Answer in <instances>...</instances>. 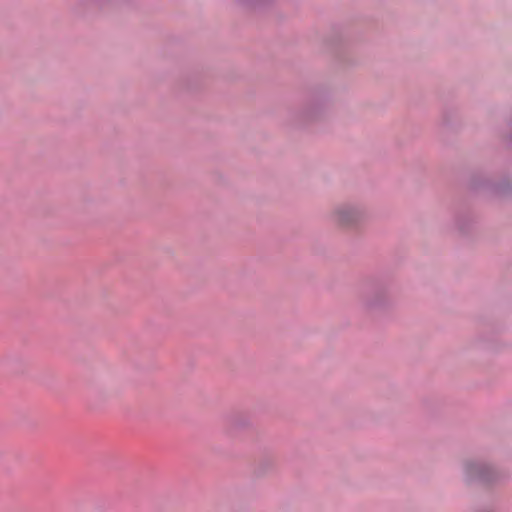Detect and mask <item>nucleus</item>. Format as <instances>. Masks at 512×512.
<instances>
[{
    "label": "nucleus",
    "mask_w": 512,
    "mask_h": 512,
    "mask_svg": "<svg viewBox=\"0 0 512 512\" xmlns=\"http://www.w3.org/2000/svg\"><path fill=\"white\" fill-rule=\"evenodd\" d=\"M338 220L339 222L343 223V224H346L348 223L349 221L345 218L344 216V213L343 212H339L338 213Z\"/></svg>",
    "instance_id": "f257e3e1"
}]
</instances>
